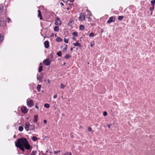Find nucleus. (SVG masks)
Segmentation results:
<instances>
[{"instance_id":"obj_19","label":"nucleus","mask_w":155,"mask_h":155,"mask_svg":"<svg viewBox=\"0 0 155 155\" xmlns=\"http://www.w3.org/2000/svg\"><path fill=\"white\" fill-rule=\"evenodd\" d=\"M3 10V6L2 5H0V13L2 12Z\"/></svg>"},{"instance_id":"obj_11","label":"nucleus","mask_w":155,"mask_h":155,"mask_svg":"<svg viewBox=\"0 0 155 155\" xmlns=\"http://www.w3.org/2000/svg\"><path fill=\"white\" fill-rule=\"evenodd\" d=\"M34 120L33 121L35 123L37 122L38 119V115H35L34 117Z\"/></svg>"},{"instance_id":"obj_50","label":"nucleus","mask_w":155,"mask_h":155,"mask_svg":"<svg viewBox=\"0 0 155 155\" xmlns=\"http://www.w3.org/2000/svg\"><path fill=\"white\" fill-rule=\"evenodd\" d=\"M111 125V124L108 125V127L109 128H110V126Z\"/></svg>"},{"instance_id":"obj_35","label":"nucleus","mask_w":155,"mask_h":155,"mask_svg":"<svg viewBox=\"0 0 155 155\" xmlns=\"http://www.w3.org/2000/svg\"><path fill=\"white\" fill-rule=\"evenodd\" d=\"M154 8V6L153 5L152 7H151L150 8V11L151 12H152Z\"/></svg>"},{"instance_id":"obj_32","label":"nucleus","mask_w":155,"mask_h":155,"mask_svg":"<svg viewBox=\"0 0 155 155\" xmlns=\"http://www.w3.org/2000/svg\"><path fill=\"white\" fill-rule=\"evenodd\" d=\"M151 3L152 5L153 6L155 4V0H153L151 1Z\"/></svg>"},{"instance_id":"obj_30","label":"nucleus","mask_w":155,"mask_h":155,"mask_svg":"<svg viewBox=\"0 0 155 155\" xmlns=\"http://www.w3.org/2000/svg\"><path fill=\"white\" fill-rule=\"evenodd\" d=\"M89 36L90 37H93L94 35L93 33L91 32Z\"/></svg>"},{"instance_id":"obj_10","label":"nucleus","mask_w":155,"mask_h":155,"mask_svg":"<svg viewBox=\"0 0 155 155\" xmlns=\"http://www.w3.org/2000/svg\"><path fill=\"white\" fill-rule=\"evenodd\" d=\"M73 44L75 46H78L79 47H81V45L78 42V41H77L76 43H73Z\"/></svg>"},{"instance_id":"obj_12","label":"nucleus","mask_w":155,"mask_h":155,"mask_svg":"<svg viewBox=\"0 0 155 155\" xmlns=\"http://www.w3.org/2000/svg\"><path fill=\"white\" fill-rule=\"evenodd\" d=\"M40 64V66H39L38 69V71L40 72L42 70V65L41 63Z\"/></svg>"},{"instance_id":"obj_2","label":"nucleus","mask_w":155,"mask_h":155,"mask_svg":"<svg viewBox=\"0 0 155 155\" xmlns=\"http://www.w3.org/2000/svg\"><path fill=\"white\" fill-rule=\"evenodd\" d=\"M27 103L29 107H31L34 105V103H33V101L32 100L30 99H27Z\"/></svg>"},{"instance_id":"obj_3","label":"nucleus","mask_w":155,"mask_h":155,"mask_svg":"<svg viewBox=\"0 0 155 155\" xmlns=\"http://www.w3.org/2000/svg\"><path fill=\"white\" fill-rule=\"evenodd\" d=\"M25 130L28 131V130H29V128L30 127V123L28 122H25Z\"/></svg>"},{"instance_id":"obj_45","label":"nucleus","mask_w":155,"mask_h":155,"mask_svg":"<svg viewBox=\"0 0 155 155\" xmlns=\"http://www.w3.org/2000/svg\"><path fill=\"white\" fill-rule=\"evenodd\" d=\"M54 33H52V34H51V37H54Z\"/></svg>"},{"instance_id":"obj_1","label":"nucleus","mask_w":155,"mask_h":155,"mask_svg":"<svg viewBox=\"0 0 155 155\" xmlns=\"http://www.w3.org/2000/svg\"><path fill=\"white\" fill-rule=\"evenodd\" d=\"M16 147L23 146L25 147L26 150H29L31 146L28 143L27 139L25 138L21 137L18 139L17 140V142H15Z\"/></svg>"},{"instance_id":"obj_40","label":"nucleus","mask_w":155,"mask_h":155,"mask_svg":"<svg viewBox=\"0 0 155 155\" xmlns=\"http://www.w3.org/2000/svg\"><path fill=\"white\" fill-rule=\"evenodd\" d=\"M88 130L89 131H91V132H93L94 131L91 130V128L90 127H88Z\"/></svg>"},{"instance_id":"obj_7","label":"nucleus","mask_w":155,"mask_h":155,"mask_svg":"<svg viewBox=\"0 0 155 155\" xmlns=\"http://www.w3.org/2000/svg\"><path fill=\"white\" fill-rule=\"evenodd\" d=\"M85 19V15L84 13H82L81 14L79 17V19L80 20H83Z\"/></svg>"},{"instance_id":"obj_26","label":"nucleus","mask_w":155,"mask_h":155,"mask_svg":"<svg viewBox=\"0 0 155 155\" xmlns=\"http://www.w3.org/2000/svg\"><path fill=\"white\" fill-rule=\"evenodd\" d=\"M44 107L47 108H48L50 107V105L48 104H45L44 105Z\"/></svg>"},{"instance_id":"obj_14","label":"nucleus","mask_w":155,"mask_h":155,"mask_svg":"<svg viewBox=\"0 0 155 155\" xmlns=\"http://www.w3.org/2000/svg\"><path fill=\"white\" fill-rule=\"evenodd\" d=\"M19 147L20 150H21L22 151L24 152L25 151V147L23 146H18L17 147Z\"/></svg>"},{"instance_id":"obj_9","label":"nucleus","mask_w":155,"mask_h":155,"mask_svg":"<svg viewBox=\"0 0 155 155\" xmlns=\"http://www.w3.org/2000/svg\"><path fill=\"white\" fill-rule=\"evenodd\" d=\"M45 46L46 48H48L49 47V42L48 41H45L44 42Z\"/></svg>"},{"instance_id":"obj_5","label":"nucleus","mask_w":155,"mask_h":155,"mask_svg":"<svg viewBox=\"0 0 155 155\" xmlns=\"http://www.w3.org/2000/svg\"><path fill=\"white\" fill-rule=\"evenodd\" d=\"M61 24V21L60 20L59 18L58 17H57L56 18V20L55 21V24L56 25H60Z\"/></svg>"},{"instance_id":"obj_31","label":"nucleus","mask_w":155,"mask_h":155,"mask_svg":"<svg viewBox=\"0 0 155 155\" xmlns=\"http://www.w3.org/2000/svg\"><path fill=\"white\" fill-rule=\"evenodd\" d=\"M123 18V16H118V19L119 20H121L122 18Z\"/></svg>"},{"instance_id":"obj_54","label":"nucleus","mask_w":155,"mask_h":155,"mask_svg":"<svg viewBox=\"0 0 155 155\" xmlns=\"http://www.w3.org/2000/svg\"><path fill=\"white\" fill-rule=\"evenodd\" d=\"M91 47H92L93 46V45H91Z\"/></svg>"},{"instance_id":"obj_18","label":"nucleus","mask_w":155,"mask_h":155,"mask_svg":"<svg viewBox=\"0 0 155 155\" xmlns=\"http://www.w3.org/2000/svg\"><path fill=\"white\" fill-rule=\"evenodd\" d=\"M84 29V26L83 25H81L80 26L79 29L81 30H83Z\"/></svg>"},{"instance_id":"obj_17","label":"nucleus","mask_w":155,"mask_h":155,"mask_svg":"<svg viewBox=\"0 0 155 155\" xmlns=\"http://www.w3.org/2000/svg\"><path fill=\"white\" fill-rule=\"evenodd\" d=\"M59 30V28L58 26H55L54 28V30L55 31H58Z\"/></svg>"},{"instance_id":"obj_47","label":"nucleus","mask_w":155,"mask_h":155,"mask_svg":"<svg viewBox=\"0 0 155 155\" xmlns=\"http://www.w3.org/2000/svg\"><path fill=\"white\" fill-rule=\"evenodd\" d=\"M35 107L38 109V107L37 105H36L35 106Z\"/></svg>"},{"instance_id":"obj_8","label":"nucleus","mask_w":155,"mask_h":155,"mask_svg":"<svg viewBox=\"0 0 155 155\" xmlns=\"http://www.w3.org/2000/svg\"><path fill=\"white\" fill-rule=\"evenodd\" d=\"M21 110L23 113L25 114L27 112L28 110L26 107L24 106L21 107Z\"/></svg>"},{"instance_id":"obj_37","label":"nucleus","mask_w":155,"mask_h":155,"mask_svg":"<svg viewBox=\"0 0 155 155\" xmlns=\"http://www.w3.org/2000/svg\"><path fill=\"white\" fill-rule=\"evenodd\" d=\"M67 45H66L65 47L63 49V51L64 52H65L67 51Z\"/></svg>"},{"instance_id":"obj_42","label":"nucleus","mask_w":155,"mask_h":155,"mask_svg":"<svg viewBox=\"0 0 155 155\" xmlns=\"http://www.w3.org/2000/svg\"><path fill=\"white\" fill-rule=\"evenodd\" d=\"M43 122L44 124H46L47 123V121L46 120H43Z\"/></svg>"},{"instance_id":"obj_22","label":"nucleus","mask_w":155,"mask_h":155,"mask_svg":"<svg viewBox=\"0 0 155 155\" xmlns=\"http://www.w3.org/2000/svg\"><path fill=\"white\" fill-rule=\"evenodd\" d=\"M71 57V56H70L68 54H67L65 56L64 58L66 59H68L70 57Z\"/></svg>"},{"instance_id":"obj_34","label":"nucleus","mask_w":155,"mask_h":155,"mask_svg":"<svg viewBox=\"0 0 155 155\" xmlns=\"http://www.w3.org/2000/svg\"><path fill=\"white\" fill-rule=\"evenodd\" d=\"M65 86L64 85H63V84H61V86H60V87L62 89H63L65 87Z\"/></svg>"},{"instance_id":"obj_41","label":"nucleus","mask_w":155,"mask_h":155,"mask_svg":"<svg viewBox=\"0 0 155 155\" xmlns=\"http://www.w3.org/2000/svg\"><path fill=\"white\" fill-rule=\"evenodd\" d=\"M103 115L104 116H106L107 114V113L106 111H104L103 113Z\"/></svg>"},{"instance_id":"obj_44","label":"nucleus","mask_w":155,"mask_h":155,"mask_svg":"<svg viewBox=\"0 0 155 155\" xmlns=\"http://www.w3.org/2000/svg\"><path fill=\"white\" fill-rule=\"evenodd\" d=\"M7 20L8 22L9 23V21H11V19L10 18H7Z\"/></svg>"},{"instance_id":"obj_46","label":"nucleus","mask_w":155,"mask_h":155,"mask_svg":"<svg viewBox=\"0 0 155 155\" xmlns=\"http://www.w3.org/2000/svg\"><path fill=\"white\" fill-rule=\"evenodd\" d=\"M88 11V12L89 13H88V14L90 15V16L91 15V12L90 11Z\"/></svg>"},{"instance_id":"obj_38","label":"nucleus","mask_w":155,"mask_h":155,"mask_svg":"<svg viewBox=\"0 0 155 155\" xmlns=\"http://www.w3.org/2000/svg\"><path fill=\"white\" fill-rule=\"evenodd\" d=\"M60 151V150H58L57 151H55L54 152V154H57L58 153H59Z\"/></svg>"},{"instance_id":"obj_51","label":"nucleus","mask_w":155,"mask_h":155,"mask_svg":"<svg viewBox=\"0 0 155 155\" xmlns=\"http://www.w3.org/2000/svg\"><path fill=\"white\" fill-rule=\"evenodd\" d=\"M101 32L102 33V32H103V29H101Z\"/></svg>"},{"instance_id":"obj_13","label":"nucleus","mask_w":155,"mask_h":155,"mask_svg":"<svg viewBox=\"0 0 155 155\" xmlns=\"http://www.w3.org/2000/svg\"><path fill=\"white\" fill-rule=\"evenodd\" d=\"M38 17H40V19L41 20H42V16L41 15V12L39 10H38Z\"/></svg>"},{"instance_id":"obj_52","label":"nucleus","mask_w":155,"mask_h":155,"mask_svg":"<svg viewBox=\"0 0 155 155\" xmlns=\"http://www.w3.org/2000/svg\"><path fill=\"white\" fill-rule=\"evenodd\" d=\"M73 48H71V51H72L73 50Z\"/></svg>"},{"instance_id":"obj_49","label":"nucleus","mask_w":155,"mask_h":155,"mask_svg":"<svg viewBox=\"0 0 155 155\" xmlns=\"http://www.w3.org/2000/svg\"><path fill=\"white\" fill-rule=\"evenodd\" d=\"M60 4L61 5V6H63L64 5V4L63 3H60Z\"/></svg>"},{"instance_id":"obj_28","label":"nucleus","mask_w":155,"mask_h":155,"mask_svg":"<svg viewBox=\"0 0 155 155\" xmlns=\"http://www.w3.org/2000/svg\"><path fill=\"white\" fill-rule=\"evenodd\" d=\"M61 51H59L58 52L57 54V55L58 56V57H61Z\"/></svg>"},{"instance_id":"obj_53","label":"nucleus","mask_w":155,"mask_h":155,"mask_svg":"<svg viewBox=\"0 0 155 155\" xmlns=\"http://www.w3.org/2000/svg\"><path fill=\"white\" fill-rule=\"evenodd\" d=\"M57 34H56L55 35V37H57Z\"/></svg>"},{"instance_id":"obj_21","label":"nucleus","mask_w":155,"mask_h":155,"mask_svg":"<svg viewBox=\"0 0 155 155\" xmlns=\"http://www.w3.org/2000/svg\"><path fill=\"white\" fill-rule=\"evenodd\" d=\"M41 85L38 84L37 87V90L39 91L40 92V88H41Z\"/></svg>"},{"instance_id":"obj_48","label":"nucleus","mask_w":155,"mask_h":155,"mask_svg":"<svg viewBox=\"0 0 155 155\" xmlns=\"http://www.w3.org/2000/svg\"><path fill=\"white\" fill-rule=\"evenodd\" d=\"M72 39L73 40H74V41H76V38L74 37H73V38H72Z\"/></svg>"},{"instance_id":"obj_55","label":"nucleus","mask_w":155,"mask_h":155,"mask_svg":"<svg viewBox=\"0 0 155 155\" xmlns=\"http://www.w3.org/2000/svg\"><path fill=\"white\" fill-rule=\"evenodd\" d=\"M64 115V114H63H63H62V116H63Z\"/></svg>"},{"instance_id":"obj_39","label":"nucleus","mask_w":155,"mask_h":155,"mask_svg":"<svg viewBox=\"0 0 155 155\" xmlns=\"http://www.w3.org/2000/svg\"><path fill=\"white\" fill-rule=\"evenodd\" d=\"M64 42L66 43H68V39H64Z\"/></svg>"},{"instance_id":"obj_23","label":"nucleus","mask_w":155,"mask_h":155,"mask_svg":"<svg viewBox=\"0 0 155 155\" xmlns=\"http://www.w3.org/2000/svg\"><path fill=\"white\" fill-rule=\"evenodd\" d=\"M4 24L5 23L3 20H2V19H1L0 20V25L1 26H3L4 25Z\"/></svg>"},{"instance_id":"obj_43","label":"nucleus","mask_w":155,"mask_h":155,"mask_svg":"<svg viewBox=\"0 0 155 155\" xmlns=\"http://www.w3.org/2000/svg\"><path fill=\"white\" fill-rule=\"evenodd\" d=\"M57 97V95L56 94L54 95V96L53 97L54 98H56Z\"/></svg>"},{"instance_id":"obj_33","label":"nucleus","mask_w":155,"mask_h":155,"mask_svg":"<svg viewBox=\"0 0 155 155\" xmlns=\"http://www.w3.org/2000/svg\"><path fill=\"white\" fill-rule=\"evenodd\" d=\"M73 35L74 36H78V33L75 32H74L73 33Z\"/></svg>"},{"instance_id":"obj_25","label":"nucleus","mask_w":155,"mask_h":155,"mask_svg":"<svg viewBox=\"0 0 155 155\" xmlns=\"http://www.w3.org/2000/svg\"><path fill=\"white\" fill-rule=\"evenodd\" d=\"M32 140L34 141H35L37 140V138L35 136H33L32 138Z\"/></svg>"},{"instance_id":"obj_15","label":"nucleus","mask_w":155,"mask_h":155,"mask_svg":"<svg viewBox=\"0 0 155 155\" xmlns=\"http://www.w3.org/2000/svg\"><path fill=\"white\" fill-rule=\"evenodd\" d=\"M35 128V126L34 125H30L29 128V130H33Z\"/></svg>"},{"instance_id":"obj_29","label":"nucleus","mask_w":155,"mask_h":155,"mask_svg":"<svg viewBox=\"0 0 155 155\" xmlns=\"http://www.w3.org/2000/svg\"><path fill=\"white\" fill-rule=\"evenodd\" d=\"M36 153L37 152L36 151H33L31 153V155H35Z\"/></svg>"},{"instance_id":"obj_6","label":"nucleus","mask_w":155,"mask_h":155,"mask_svg":"<svg viewBox=\"0 0 155 155\" xmlns=\"http://www.w3.org/2000/svg\"><path fill=\"white\" fill-rule=\"evenodd\" d=\"M115 20V17L113 16H112L109 18L108 20L107 21V23L110 24L112 22H114Z\"/></svg>"},{"instance_id":"obj_24","label":"nucleus","mask_w":155,"mask_h":155,"mask_svg":"<svg viewBox=\"0 0 155 155\" xmlns=\"http://www.w3.org/2000/svg\"><path fill=\"white\" fill-rule=\"evenodd\" d=\"M42 78V76H39V77L37 76V79L39 80L40 82L41 81Z\"/></svg>"},{"instance_id":"obj_20","label":"nucleus","mask_w":155,"mask_h":155,"mask_svg":"<svg viewBox=\"0 0 155 155\" xmlns=\"http://www.w3.org/2000/svg\"><path fill=\"white\" fill-rule=\"evenodd\" d=\"M57 42H59L62 41V40L59 37H58L56 40Z\"/></svg>"},{"instance_id":"obj_4","label":"nucleus","mask_w":155,"mask_h":155,"mask_svg":"<svg viewBox=\"0 0 155 155\" xmlns=\"http://www.w3.org/2000/svg\"><path fill=\"white\" fill-rule=\"evenodd\" d=\"M51 62L48 58L44 60L43 61V64L45 65L48 66L50 64Z\"/></svg>"},{"instance_id":"obj_16","label":"nucleus","mask_w":155,"mask_h":155,"mask_svg":"<svg viewBox=\"0 0 155 155\" xmlns=\"http://www.w3.org/2000/svg\"><path fill=\"white\" fill-rule=\"evenodd\" d=\"M4 39L3 35L2 34H0V42H1Z\"/></svg>"},{"instance_id":"obj_27","label":"nucleus","mask_w":155,"mask_h":155,"mask_svg":"<svg viewBox=\"0 0 155 155\" xmlns=\"http://www.w3.org/2000/svg\"><path fill=\"white\" fill-rule=\"evenodd\" d=\"M23 130V127L22 126H20L18 128V130L20 131H22Z\"/></svg>"},{"instance_id":"obj_36","label":"nucleus","mask_w":155,"mask_h":155,"mask_svg":"<svg viewBox=\"0 0 155 155\" xmlns=\"http://www.w3.org/2000/svg\"><path fill=\"white\" fill-rule=\"evenodd\" d=\"M64 155H71V153L66 152L65 153Z\"/></svg>"}]
</instances>
